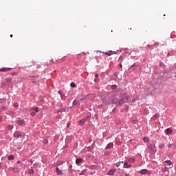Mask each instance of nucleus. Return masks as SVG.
Instances as JSON below:
<instances>
[{"label":"nucleus","instance_id":"1","mask_svg":"<svg viewBox=\"0 0 176 176\" xmlns=\"http://www.w3.org/2000/svg\"><path fill=\"white\" fill-rule=\"evenodd\" d=\"M127 101H129V95H127V94H125L121 95L119 99L114 96L109 97L107 99V102L109 104H118V105H123V104H124V102H127Z\"/></svg>","mask_w":176,"mask_h":176},{"label":"nucleus","instance_id":"2","mask_svg":"<svg viewBox=\"0 0 176 176\" xmlns=\"http://www.w3.org/2000/svg\"><path fill=\"white\" fill-rule=\"evenodd\" d=\"M89 119V116H87L84 118H82V120H80L79 122H78V124L80 126H82V124H85V123H86V122H87V120Z\"/></svg>","mask_w":176,"mask_h":176},{"label":"nucleus","instance_id":"3","mask_svg":"<svg viewBox=\"0 0 176 176\" xmlns=\"http://www.w3.org/2000/svg\"><path fill=\"white\" fill-rule=\"evenodd\" d=\"M140 174L145 175V174H149V170L148 169H142L140 171Z\"/></svg>","mask_w":176,"mask_h":176},{"label":"nucleus","instance_id":"4","mask_svg":"<svg viewBox=\"0 0 176 176\" xmlns=\"http://www.w3.org/2000/svg\"><path fill=\"white\" fill-rule=\"evenodd\" d=\"M165 133L167 135H170V134H172L173 133V130H171V129L170 128H168L165 130Z\"/></svg>","mask_w":176,"mask_h":176},{"label":"nucleus","instance_id":"5","mask_svg":"<svg viewBox=\"0 0 176 176\" xmlns=\"http://www.w3.org/2000/svg\"><path fill=\"white\" fill-rule=\"evenodd\" d=\"M10 69H12V68H1L0 69V72H8V71H10Z\"/></svg>","mask_w":176,"mask_h":176},{"label":"nucleus","instance_id":"6","mask_svg":"<svg viewBox=\"0 0 176 176\" xmlns=\"http://www.w3.org/2000/svg\"><path fill=\"white\" fill-rule=\"evenodd\" d=\"M82 100H85V98H82L80 100H74L73 102L74 105H78V104H80V102H82Z\"/></svg>","mask_w":176,"mask_h":176},{"label":"nucleus","instance_id":"7","mask_svg":"<svg viewBox=\"0 0 176 176\" xmlns=\"http://www.w3.org/2000/svg\"><path fill=\"white\" fill-rule=\"evenodd\" d=\"M168 148H171V149H175V144L173 143H169L168 145Z\"/></svg>","mask_w":176,"mask_h":176},{"label":"nucleus","instance_id":"8","mask_svg":"<svg viewBox=\"0 0 176 176\" xmlns=\"http://www.w3.org/2000/svg\"><path fill=\"white\" fill-rule=\"evenodd\" d=\"M115 169H111L110 170L108 173H107V175H110V176H112L115 174Z\"/></svg>","mask_w":176,"mask_h":176},{"label":"nucleus","instance_id":"9","mask_svg":"<svg viewBox=\"0 0 176 176\" xmlns=\"http://www.w3.org/2000/svg\"><path fill=\"white\" fill-rule=\"evenodd\" d=\"M111 148H113V143L112 142L109 143L105 149H111Z\"/></svg>","mask_w":176,"mask_h":176},{"label":"nucleus","instance_id":"10","mask_svg":"<svg viewBox=\"0 0 176 176\" xmlns=\"http://www.w3.org/2000/svg\"><path fill=\"white\" fill-rule=\"evenodd\" d=\"M14 137H15V138H20V137H21V134L19 132H15L14 133Z\"/></svg>","mask_w":176,"mask_h":176},{"label":"nucleus","instance_id":"11","mask_svg":"<svg viewBox=\"0 0 176 176\" xmlns=\"http://www.w3.org/2000/svg\"><path fill=\"white\" fill-rule=\"evenodd\" d=\"M16 123L19 126H23V124H24V120H18Z\"/></svg>","mask_w":176,"mask_h":176},{"label":"nucleus","instance_id":"12","mask_svg":"<svg viewBox=\"0 0 176 176\" xmlns=\"http://www.w3.org/2000/svg\"><path fill=\"white\" fill-rule=\"evenodd\" d=\"M56 170L57 175H61V174H63V171L60 170L58 167H56Z\"/></svg>","mask_w":176,"mask_h":176},{"label":"nucleus","instance_id":"13","mask_svg":"<svg viewBox=\"0 0 176 176\" xmlns=\"http://www.w3.org/2000/svg\"><path fill=\"white\" fill-rule=\"evenodd\" d=\"M124 168H129L131 167V165L129 164V163H127V162H125L124 164Z\"/></svg>","mask_w":176,"mask_h":176},{"label":"nucleus","instance_id":"14","mask_svg":"<svg viewBox=\"0 0 176 176\" xmlns=\"http://www.w3.org/2000/svg\"><path fill=\"white\" fill-rule=\"evenodd\" d=\"M59 94L60 95V97L63 100H65V96L64 94H63V93L61 92V91H58Z\"/></svg>","mask_w":176,"mask_h":176},{"label":"nucleus","instance_id":"15","mask_svg":"<svg viewBox=\"0 0 176 176\" xmlns=\"http://www.w3.org/2000/svg\"><path fill=\"white\" fill-rule=\"evenodd\" d=\"M8 160H14V156L13 155H9L8 157Z\"/></svg>","mask_w":176,"mask_h":176},{"label":"nucleus","instance_id":"16","mask_svg":"<svg viewBox=\"0 0 176 176\" xmlns=\"http://www.w3.org/2000/svg\"><path fill=\"white\" fill-rule=\"evenodd\" d=\"M35 79H38V77H30V80H33L32 83H35Z\"/></svg>","mask_w":176,"mask_h":176},{"label":"nucleus","instance_id":"17","mask_svg":"<svg viewBox=\"0 0 176 176\" xmlns=\"http://www.w3.org/2000/svg\"><path fill=\"white\" fill-rule=\"evenodd\" d=\"M143 141L144 142H149V138L144 137V138H143Z\"/></svg>","mask_w":176,"mask_h":176},{"label":"nucleus","instance_id":"18","mask_svg":"<svg viewBox=\"0 0 176 176\" xmlns=\"http://www.w3.org/2000/svg\"><path fill=\"white\" fill-rule=\"evenodd\" d=\"M81 162H82V159L78 158V159L76 160V164H79V163H80Z\"/></svg>","mask_w":176,"mask_h":176},{"label":"nucleus","instance_id":"19","mask_svg":"<svg viewBox=\"0 0 176 176\" xmlns=\"http://www.w3.org/2000/svg\"><path fill=\"white\" fill-rule=\"evenodd\" d=\"M28 173H29V174H34V169L30 168V169L28 170Z\"/></svg>","mask_w":176,"mask_h":176},{"label":"nucleus","instance_id":"20","mask_svg":"<svg viewBox=\"0 0 176 176\" xmlns=\"http://www.w3.org/2000/svg\"><path fill=\"white\" fill-rule=\"evenodd\" d=\"M165 163H167V164H168V166H171V164H173V163L170 160L165 161Z\"/></svg>","mask_w":176,"mask_h":176},{"label":"nucleus","instance_id":"21","mask_svg":"<svg viewBox=\"0 0 176 176\" xmlns=\"http://www.w3.org/2000/svg\"><path fill=\"white\" fill-rule=\"evenodd\" d=\"M70 86L72 87H76V85L75 84V82H71Z\"/></svg>","mask_w":176,"mask_h":176},{"label":"nucleus","instance_id":"22","mask_svg":"<svg viewBox=\"0 0 176 176\" xmlns=\"http://www.w3.org/2000/svg\"><path fill=\"white\" fill-rule=\"evenodd\" d=\"M157 118H159V114L158 113H155L153 116V119H157Z\"/></svg>","mask_w":176,"mask_h":176},{"label":"nucleus","instance_id":"23","mask_svg":"<svg viewBox=\"0 0 176 176\" xmlns=\"http://www.w3.org/2000/svg\"><path fill=\"white\" fill-rule=\"evenodd\" d=\"M12 80H13V79H12V78H7V80H6V81H7L8 83L12 82Z\"/></svg>","mask_w":176,"mask_h":176},{"label":"nucleus","instance_id":"24","mask_svg":"<svg viewBox=\"0 0 176 176\" xmlns=\"http://www.w3.org/2000/svg\"><path fill=\"white\" fill-rule=\"evenodd\" d=\"M105 54H107V56H112V52H105Z\"/></svg>","mask_w":176,"mask_h":176},{"label":"nucleus","instance_id":"25","mask_svg":"<svg viewBox=\"0 0 176 176\" xmlns=\"http://www.w3.org/2000/svg\"><path fill=\"white\" fill-rule=\"evenodd\" d=\"M36 113L35 111H32V112L30 113L31 116H35Z\"/></svg>","mask_w":176,"mask_h":176},{"label":"nucleus","instance_id":"26","mask_svg":"<svg viewBox=\"0 0 176 176\" xmlns=\"http://www.w3.org/2000/svg\"><path fill=\"white\" fill-rule=\"evenodd\" d=\"M159 148H164V144H160Z\"/></svg>","mask_w":176,"mask_h":176},{"label":"nucleus","instance_id":"27","mask_svg":"<svg viewBox=\"0 0 176 176\" xmlns=\"http://www.w3.org/2000/svg\"><path fill=\"white\" fill-rule=\"evenodd\" d=\"M14 108H17V107H19V103H14Z\"/></svg>","mask_w":176,"mask_h":176},{"label":"nucleus","instance_id":"28","mask_svg":"<svg viewBox=\"0 0 176 176\" xmlns=\"http://www.w3.org/2000/svg\"><path fill=\"white\" fill-rule=\"evenodd\" d=\"M132 123H133V124H137V120H132Z\"/></svg>","mask_w":176,"mask_h":176},{"label":"nucleus","instance_id":"29","mask_svg":"<svg viewBox=\"0 0 176 176\" xmlns=\"http://www.w3.org/2000/svg\"><path fill=\"white\" fill-rule=\"evenodd\" d=\"M12 129H13V126H8V129H9V130H12Z\"/></svg>","mask_w":176,"mask_h":176},{"label":"nucleus","instance_id":"30","mask_svg":"<svg viewBox=\"0 0 176 176\" xmlns=\"http://www.w3.org/2000/svg\"><path fill=\"white\" fill-rule=\"evenodd\" d=\"M33 111H38V107L33 108Z\"/></svg>","mask_w":176,"mask_h":176},{"label":"nucleus","instance_id":"31","mask_svg":"<svg viewBox=\"0 0 176 176\" xmlns=\"http://www.w3.org/2000/svg\"><path fill=\"white\" fill-rule=\"evenodd\" d=\"M129 162H134V158H131V159L129 160Z\"/></svg>","mask_w":176,"mask_h":176},{"label":"nucleus","instance_id":"32","mask_svg":"<svg viewBox=\"0 0 176 176\" xmlns=\"http://www.w3.org/2000/svg\"><path fill=\"white\" fill-rule=\"evenodd\" d=\"M116 166H117V167H119V166H120V162L117 163Z\"/></svg>","mask_w":176,"mask_h":176},{"label":"nucleus","instance_id":"33","mask_svg":"<svg viewBox=\"0 0 176 176\" xmlns=\"http://www.w3.org/2000/svg\"><path fill=\"white\" fill-rule=\"evenodd\" d=\"M95 77H96V78H98V74H96L95 75Z\"/></svg>","mask_w":176,"mask_h":176},{"label":"nucleus","instance_id":"34","mask_svg":"<svg viewBox=\"0 0 176 176\" xmlns=\"http://www.w3.org/2000/svg\"><path fill=\"white\" fill-rule=\"evenodd\" d=\"M44 144H47V140H46L45 141H44Z\"/></svg>","mask_w":176,"mask_h":176},{"label":"nucleus","instance_id":"35","mask_svg":"<svg viewBox=\"0 0 176 176\" xmlns=\"http://www.w3.org/2000/svg\"><path fill=\"white\" fill-rule=\"evenodd\" d=\"M125 176H130V174L126 173V174H125Z\"/></svg>","mask_w":176,"mask_h":176},{"label":"nucleus","instance_id":"36","mask_svg":"<svg viewBox=\"0 0 176 176\" xmlns=\"http://www.w3.org/2000/svg\"><path fill=\"white\" fill-rule=\"evenodd\" d=\"M167 57H170V53L169 52L167 54Z\"/></svg>","mask_w":176,"mask_h":176},{"label":"nucleus","instance_id":"37","mask_svg":"<svg viewBox=\"0 0 176 176\" xmlns=\"http://www.w3.org/2000/svg\"><path fill=\"white\" fill-rule=\"evenodd\" d=\"M95 80V82L97 83V82H98V79H95L94 80Z\"/></svg>","mask_w":176,"mask_h":176},{"label":"nucleus","instance_id":"38","mask_svg":"<svg viewBox=\"0 0 176 176\" xmlns=\"http://www.w3.org/2000/svg\"><path fill=\"white\" fill-rule=\"evenodd\" d=\"M0 122H2V117L0 116Z\"/></svg>","mask_w":176,"mask_h":176},{"label":"nucleus","instance_id":"39","mask_svg":"<svg viewBox=\"0 0 176 176\" xmlns=\"http://www.w3.org/2000/svg\"><path fill=\"white\" fill-rule=\"evenodd\" d=\"M10 38H13V34H10Z\"/></svg>","mask_w":176,"mask_h":176},{"label":"nucleus","instance_id":"40","mask_svg":"<svg viewBox=\"0 0 176 176\" xmlns=\"http://www.w3.org/2000/svg\"><path fill=\"white\" fill-rule=\"evenodd\" d=\"M17 163H19V164H20V163H21L20 161H17Z\"/></svg>","mask_w":176,"mask_h":176},{"label":"nucleus","instance_id":"41","mask_svg":"<svg viewBox=\"0 0 176 176\" xmlns=\"http://www.w3.org/2000/svg\"><path fill=\"white\" fill-rule=\"evenodd\" d=\"M72 168V165H70L69 168Z\"/></svg>","mask_w":176,"mask_h":176},{"label":"nucleus","instance_id":"42","mask_svg":"<svg viewBox=\"0 0 176 176\" xmlns=\"http://www.w3.org/2000/svg\"><path fill=\"white\" fill-rule=\"evenodd\" d=\"M120 68H122V65H120Z\"/></svg>","mask_w":176,"mask_h":176},{"label":"nucleus","instance_id":"43","mask_svg":"<svg viewBox=\"0 0 176 176\" xmlns=\"http://www.w3.org/2000/svg\"><path fill=\"white\" fill-rule=\"evenodd\" d=\"M152 149H153V146H151Z\"/></svg>","mask_w":176,"mask_h":176},{"label":"nucleus","instance_id":"44","mask_svg":"<svg viewBox=\"0 0 176 176\" xmlns=\"http://www.w3.org/2000/svg\"><path fill=\"white\" fill-rule=\"evenodd\" d=\"M67 127H69V124H67Z\"/></svg>","mask_w":176,"mask_h":176},{"label":"nucleus","instance_id":"45","mask_svg":"<svg viewBox=\"0 0 176 176\" xmlns=\"http://www.w3.org/2000/svg\"><path fill=\"white\" fill-rule=\"evenodd\" d=\"M6 109V107H5V109Z\"/></svg>","mask_w":176,"mask_h":176},{"label":"nucleus","instance_id":"46","mask_svg":"<svg viewBox=\"0 0 176 176\" xmlns=\"http://www.w3.org/2000/svg\"><path fill=\"white\" fill-rule=\"evenodd\" d=\"M69 170L71 171L69 168Z\"/></svg>","mask_w":176,"mask_h":176},{"label":"nucleus","instance_id":"47","mask_svg":"<svg viewBox=\"0 0 176 176\" xmlns=\"http://www.w3.org/2000/svg\"><path fill=\"white\" fill-rule=\"evenodd\" d=\"M31 163H32V161H31Z\"/></svg>","mask_w":176,"mask_h":176},{"label":"nucleus","instance_id":"48","mask_svg":"<svg viewBox=\"0 0 176 176\" xmlns=\"http://www.w3.org/2000/svg\"><path fill=\"white\" fill-rule=\"evenodd\" d=\"M36 112H38V111H36Z\"/></svg>","mask_w":176,"mask_h":176}]
</instances>
